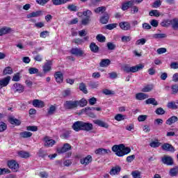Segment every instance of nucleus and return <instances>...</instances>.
Returning a JSON list of instances; mask_svg holds the SVG:
<instances>
[{
	"instance_id": "obj_54",
	"label": "nucleus",
	"mask_w": 178,
	"mask_h": 178,
	"mask_svg": "<svg viewBox=\"0 0 178 178\" xmlns=\"http://www.w3.org/2000/svg\"><path fill=\"white\" fill-rule=\"evenodd\" d=\"M8 129V125L3 122H0V133H2V131H5Z\"/></svg>"
},
{
	"instance_id": "obj_44",
	"label": "nucleus",
	"mask_w": 178,
	"mask_h": 178,
	"mask_svg": "<svg viewBox=\"0 0 178 178\" xmlns=\"http://www.w3.org/2000/svg\"><path fill=\"white\" fill-rule=\"evenodd\" d=\"M154 88V86L152 85H147L142 89L143 92H149V91H152Z\"/></svg>"
},
{
	"instance_id": "obj_53",
	"label": "nucleus",
	"mask_w": 178,
	"mask_h": 178,
	"mask_svg": "<svg viewBox=\"0 0 178 178\" xmlns=\"http://www.w3.org/2000/svg\"><path fill=\"white\" fill-rule=\"evenodd\" d=\"M88 86L90 87V88H98L99 83H98V82H94V81H91L88 83Z\"/></svg>"
},
{
	"instance_id": "obj_48",
	"label": "nucleus",
	"mask_w": 178,
	"mask_h": 178,
	"mask_svg": "<svg viewBox=\"0 0 178 178\" xmlns=\"http://www.w3.org/2000/svg\"><path fill=\"white\" fill-rule=\"evenodd\" d=\"M56 111V107L54 105H51L48 109L47 115H54V113H55Z\"/></svg>"
},
{
	"instance_id": "obj_26",
	"label": "nucleus",
	"mask_w": 178,
	"mask_h": 178,
	"mask_svg": "<svg viewBox=\"0 0 178 178\" xmlns=\"http://www.w3.org/2000/svg\"><path fill=\"white\" fill-rule=\"evenodd\" d=\"M169 175L171 177H176L178 175V166L171 168L169 171Z\"/></svg>"
},
{
	"instance_id": "obj_27",
	"label": "nucleus",
	"mask_w": 178,
	"mask_h": 178,
	"mask_svg": "<svg viewBox=\"0 0 178 178\" xmlns=\"http://www.w3.org/2000/svg\"><path fill=\"white\" fill-rule=\"evenodd\" d=\"M110 65H111V60L108 58L102 59L99 63L100 67H107V66H109Z\"/></svg>"
},
{
	"instance_id": "obj_47",
	"label": "nucleus",
	"mask_w": 178,
	"mask_h": 178,
	"mask_svg": "<svg viewBox=\"0 0 178 178\" xmlns=\"http://www.w3.org/2000/svg\"><path fill=\"white\" fill-rule=\"evenodd\" d=\"M96 39L99 41V42H105L106 41V38L102 34H98L96 36Z\"/></svg>"
},
{
	"instance_id": "obj_1",
	"label": "nucleus",
	"mask_w": 178,
	"mask_h": 178,
	"mask_svg": "<svg viewBox=\"0 0 178 178\" xmlns=\"http://www.w3.org/2000/svg\"><path fill=\"white\" fill-rule=\"evenodd\" d=\"M112 151L115 152L117 156H124V155H127V154L131 152V149H130V147H124V145L123 144H120L113 146Z\"/></svg>"
},
{
	"instance_id": "obj_8",
	"label": "nucleus",
	"mask_w": 178,
	"mask_h": 178,
	"mask_svg": "<svg viewBox=\"0 0 178 178\" xmlns=\"http://www.w3.org/2000/svg\"><path fill=\"white\" fill-rule=\"evenodd\" d=\"M80 113L81 114L85 113L86 115L89 116V118H95V114L92 113V111L90 107H86L85 108L81 109L80 111Z\"/></svg>"
},
{
	"instance_id": "obj_45",
	"label": "nucleus",
	"mask_w": 178,
	"mask_h": 178,
	"mask_svg": "<svg viewBox=\"0 0 178 178\" xmlns=\"http://www.w3.org/2000/svg\"><path fill=\"white\" fill-rule=\"evenodd\" d=\"M131 176L133 178H143L141 177V172L138 170L132 171Z\"/></svg>"
},
{
	"instance_id": "obj_49",
	"label": "nucleus",
	"mask_w": 178,
	"mask_h": 178,
	"mask_svg": "<svg viewBox=\"0 0 178 178\" xmlns=\"http://www.w3.org/2000/svg\"><path fill=\"white\" fill-rule=\"evenodd\" d=\"M68 0H52L53 5H63V3H66Z\"/></svg>"
},
{
	"instance_id": "obj_24",
	"label": "nucleus",
	"mask_w": 178,
	"mask_h": 178,
	"mask_svg": "<svg viewBox=\"0 0 178 178\" xmlns=\"http://www.w3.org/2000/svg\"><path fill=\"white\" fill-rule=\"evenodd\" d=\"M42 15V11L38 10L36 12H33L26 15L27 19H31V17H39V16H41Z\"/></svg>"
},
{
	"instance_id": "obj_13",
	"label": "nucleus",
	"mask_w": 178,
	"mask_h": 178,
	"mask_svg": "<svg viewBox=\"0 0 178 178\" xmlns=\"http://www.w3.org/2000/svg\"><path fill=\"white\" fill-rule=\"evenodd\" d=\"M97 155H106V154H111L109 149L99 148L95 151Z\"/></svg>"
},
{
	"instance_id": "obj_64",
	"label": "nucleus",
	"mask_w": 178,
	"mask_h": 178,
	"mask_svg": "<svg viewBox=\"0 0 178 178\" xmlns=\"http://www.w3.org/2000/svg\"><path fill=\"white\" fill-rule=\"evenodd\" d=\"M172 91V94H177L178 92V85L177 84H175L172 85L171 87Z\"/></svg>"
},
{
	"instance_id": "obj_41",
	"label": "nucleus",
	"mask_w": 178,
	"mask_h": 178,
	"mask_svg": "<svg viewBox=\"0 0 178 178\" xmlns=\"http://www.w3.org/2000/svg\"><path fill=\"white\" fill-rule=\"evenodd\" d=\"M108 51H115L116 49V44L112 42H108L106 45Z\"/></svg>"
},
{
	"instance_id": "obj_30",
	"label": "nucleus",
	"mask_w": 178,
	"mask_h": 178,
	"mask_svg": "<svg viewBox=\"0 0 178 178\" xmlns=\"http://www.w3.org/2000/svg\"><path fill=\"white\" fill-rule=\"evenodd\" d=\"M145 104L147 105H154V106H156V105H158V102L155 98H149L145 100Z\"/></svg>"
},
{
	"instance_id": "obj_57",
	"label": "nucleus",
	"mask_w": 178,
	"mask_h": 178,
	"mask_svg": "<svg viewBox=\"0 0 178 178\" xmlns=\"http://www.w3.org/2000/svg\"><path fill=\"white\" fill-rule=\"evenodd\" d=\"M39 70L38 68L35 67H30L29 69V74H37L38 73Z\"/></svg>"
},
{
	"instance_id": "obj_43",
	"label": "nucleus",
	"mask_w": 178,
	"mask_h": 178,
	"mask_svg": "<svg viewBox=\"0 0 178 178\" xmlns=\"http://www.w3.org/2000/svg\"><path fill=\"white\" fill-rule=\"evenodd\" d=\"M171 26L174 30H177L178 29V19L174 18L172 19Z\"/></svg>"
},
{
	"instance_id": "obj_62",
	"label": "nucleus",
	"mask_w": 178,
	"mask_h": 178,
	"mask_svg": "<svg viewBox=\"0 0 178 178\" xmlns=\"http://www.w3.org/2000/svg\"><path fill=\"white\" fill-rule=\"evenodd\" d=\"M121 40L122 42H129V41H131V37L124 35L121 38Z\"/></svg>"
},
{
	"instance_id": "obj_21",
	"label": "nucleus",
	"mask_w": 178,
	"mask_h": 178,
	"mask_svg": "<svg viewBox=\"0 0 178 178\" xmlns=\"http://www.w3.org/2000/svg\"><path fill=\"white\" fill-rule=\"evenodd\" d=\"M120 27L122 29V30H124L127 31L128 30H130L131 29V26H130V23L127 22H122L120 23Z\"/></svg>"
},
{
	"instance_id": "obj_51",
	"label": "nucleus",
	"mask_w": 178,
	"mask_h": 178,
	"mask_svg": "<svg viewBox=\"0 0 178 178\" xmlns=\"http://www.w3.org/2000/svg\"><path fill=\"white\" fill-rule=\"evenodd\" d=\"M118 27V24H108L105 26V29L107 30H113V29H116Z\"/></svg>"
},
{
	"instance_id": "obj_19",
	"label": "nucleus",
	"mask_w": 178,
	"mask_h": 178,
	"mask_svg": "<svg viewBox=\"0 0 178 178\" xmlns=\"http://www.w3.org/2000/svg\"><path fill=\"white\" fill-rule=\"evenodd\" d=\"M93 123H95V124H97V126H99L100 127H104V129H108V127H109L108 123L101 120H95L93 121Z\"/></svg>"
},
{
	"instance_id": "obj_50",
	"label": "nucleus",
	"mask_w": 178,
	"mask_h": 178,
	"mask_svg": "<svg viewBox=\"0 0 178 178\" xmlns=\"http://www.w3.org/2000/svg\"><path fill=\"white\" fill-rule=\"evenodd\" d=\"M149 16H155L156 17H159L161 16V14H159V12L158 10H152L149 13Z\"/></svg>"
},
{
	"instance_id": "obj_10",
	"label": "nucleus",
	"mask_w": 178,
	"mask_h": 178,
	"mask_svg": "<svg viewBox=\"0 0 178 178\" xmlns=\"http://www.w3.org/2000/svg\"><path fill=\"white\" fill-rule=\"evenodd\" d=\"M15 31L10 27L3 26V28L0 29V37L2 35H6V34H10V33H13Z\"/></svg>"
},
{
	"instance_id": "obj_52",
	"label": "nucleus",
	"mask_w": 178,
	"mask_h": 178,
	"mask_svg": "<svg viewBox=\"0 0 178 178\" xmlns=\"http://www.w3.org/2000/svg\"><path fill=\"white\" fill-rule=\"evenodd\" d=\"M83 15L86 17L91 19V16H92V12H91L90 10H86V11L83 12Z\"/></svg>"
},
{
	"instance_id": "obj_31",
	"label": "nucleus",
	"mask_w": 178,
	"mask_h": 178,
	"mask_svg": "<svg viewBox=\"0 0 178 178\" xmlns=\"http://www.w3.org/2000/svg\"><path fill=\"white\" fill-rule=\"evenodd\" d=\"M130 6H133V1H126L122 3V10H127Z\"/></svg>"
},
{
	"instance_id": "obj_35",
	"label": "nucleus",
	"mask_w": 178,
	"mask_h": 178,
	"mask_svg": "<svg viewBox=\"0 0 178 178\" xmlns=\"http://www.w3.org/2000/svg\"><path fill=\"white\" fill-rule=\"evenodd\" d=\"M18 155L20 158H24L25 159L30 158V153L29 152L20 151L18 152Z\"/></svg>"
},
{
	"instance_id": "obj_3",
	"label": "nucleus",
	"mask_w": 178,
	"mask_h": 178,
	"mask_svg": "<svg viewBox=\"0 0 178 178\" xmlns=\"http://www.w3.org/2000/svg\"><path fill=\"white\" fill-rule=\"evenodd\" d=\"M65 109H67L72 111V109H77V106H79V101L78 100H67L64 103Z\"/></svg>"
},
{
	"instance_id": "obj_58",
	"label": "nucleus",
	"mask_w": 178,
	"mask_h": 178,
	"mask_svg": "<svg viewBox=\"0 0 178 178\" xmlns=\"http://www.w3.org/2000/svg\"><path fill=\"white\" fill-rule=\"evenodd\" d=\"M87 104H88L87 100H86L85 99H82L80 101H78V106L79 105V106H81V108H83V106H86Z\"/></svg>"
},
{
	"instance_id": "obj_60",
	"label": "nucleus",
	"mask_w": 178,
	"mask_h": 178,
	"mask_svg": "<svg viewBox=\"0 0 178 178\" xmlns=\"http://www.w3.org/2000/svg\"><path fill=\"white\" fill-rule=\"evenodd\" d=\"M145 42H147V40H145V38H141L138 40L135 44L136 45H144Z\"/></svg>"
},
{
	"instance_id": "obj_11",
	"label": "nucleus",
	"mask_w": 178,
	"mask_h": 178,
	"mask_svg": "<svg viewBox=\"0 0 178 178\" xmlns=\"http://www.w3.org/2000/svg\"><path fill=\"white\" fill-rule=\"evenodd\" d=\"M161 148L163 151H166L167 152H175L176 151L175 147L169 143L163 144Z\"/></svg>"
},
{
	"instance_id": "obj_7",
	"label": "nucleus",
	"mask_w": 178,
	"mask_h": 178,
	"mask_svg": "<svg viewBox=\"0 0 178 178\" xmlns=\"http://www.w3.org/2000/svg\"><path fill=\"white\" fill-rule=\"evenodd\" d=\"M8 166L13 172H17V170H19V163L15 160L8 161Z\"/></svg>"
},
{
	"instance_id": "obj_17",
	"label": "nucleus",
	"mask_w": 178,
	"mask_h": 178,
	"mask_svg": "<svg viewBox=\"0 0 178 178\" xmlns=\"http://www.w3.org/2000/svg\"><path fill=\"white\" fill-rule=\"evenodd\" d=\"M54 77L56 79V83H63V74L61 72H56L54 74Z\"/></svg>"
},
{
	"instance_id": "obj_15",
	"label": "nucleus",
	"mask_w": 178,
	"mask_h": 178,
	"mask_svg": "<svg viewBox=\"0 0 178 178\" xmlns=\"http://www.w3.org/2000/svg\"><path fill=\"white\" fill-rule=\"evenodd\" d=\"M72 149V146L69 143H65L63 145V147L58 150V154H65V152H67V151H70Z\"/></svg>"
},
{
	"instance_id": "obj_18",
	"label": "nucleus",
	"mask_w": 178,
	"mask_h": 178,
	"mask_svg": "<svg viewBox=\"0 0 178 178\" xmlns=\"http://www.w3.org/2000/svg\"><path fill=\"white\" fill-rule=\"evenodd\" d=\"M99 22L102 24H106L109 22V14L108 13H104L100 17Z\"/></svg>"
},
{
	"instance_id": "obj_42",
	"label": "nucleus",
	"mask_w": 178,
	"mask_h": 178,
	"mask_svg": "<svg viewBox=\"0 0 178 178\" xmlns=\"http://www.w3.org/2000/svg\"><path fill=\"white\" fill-rule=\"evenodd\" d=\"M167 106L169 108V109H177L178 108L176 102H168Z\"/></svg>"
},
{
	"instance_id": "obj_63",
	"label": "nucleus",
	"mask_w": 178,
	"mask_h": 178,
	"mask_svg": "<svg viewBox=\"0 0 178 178\" xmlns=\"http://www.w3.org/2000/svg\"><path fill=\"white\" fill-rule=\"evenodd\" d=\"M70 94H72V92L70 91V89H67L63 92V97L64 98H66L67 97H70Z\"/></svg>"
},
{
	"instance_id": "obj_20",
	"label": "nucleus",
	"mask_w": 178,
	"mask_h": 178,
	"mask_svg": "<svg viewBox=\"0 0 178 178\" xmlns=\"http://www.w3.org/2000/svg\"><path fill=\"white\" fill-rule=\"evenodd\" d=\"M32 104L35 108H44L45 106L44 102L39 99H33Z\"/></svg>"
},
{
	"instance_id": "obj_36",
	"label": "nucleus",
	"mask_w": 178,
	"mask_h": 178,
	"mask_svg": "<svg viewBox=\"0 0 178 178\" xmlns=\"http://www.w3.org/2000/svg\"><path fill=\"white\" fill-rule=\"evenodd\" d=\"M9 122L10 123H11V124H15L16 126H20L21 124V122L20 120L13 118V117H11L9 118Z\"/></svg>"
},
{
	"instance_id": "obj_2",
	"label": "nucleus",
	"mask_w": 178,
	"mask_h": 178,
	"mask_svg": "<svg viewBox=\"0 0 178 178\" xmlns=\"http://www.w3.org/2000/svg\"><path fill=\"white\" fill-rule=\"evenodd\" d=\"M144 69V65L139 64L135 66L129 67V65H126L123 67V70L126 73H136L140 70H143Z\"/></svg>"
},
{
	"instance_id": "obj_61",
	"label": "nucleus",
	"mask_w": 178,
	"mask_h": 178,
	"mask_svg": "<svg viewBox=\"0 0 178 178\" xmlns=\"http://www.w3.org/2000/svg\"><path fill=\"white\" fill-rule=\"evenodd\" d=\"M26 130L28 131H37L38 130V127L37 126H28L26 127Z\"/></svg>"
},
{
	"instance_id": "obj_33",
	"label": "nucleus",
	"mask_w": 178,
	"mask_h": 178,
	"mask_svg": "<svg viewBox=\"0 0 178 178\" xmlns=\"http://www.w3.org/2000/svg\"><path fill=\"white\" fill-rule=\"evenodd\" d=\"M21 138H30L33 136V133L29 131H23L19 134Z\"/></svg>"
},
{
	"instance_id": "obj_12",
	"label": "nucleus",
	"mask_w": 178,
	"mask_h": 178,
	"mask_svg": "<svg viewBox=\"0 0 178 178\" xmlns=\"http://www.w3.org/2000/svg\"><path fill=\"white\" fill-rule=\"evenodd\" d=\"M72 129L75 131H80L83 129V122L76 121L72 124Z\"/></svg>"
},
{
	"instance_id": "obj_5",
	"label": "nucleus",
	"mask_w": 178,
	"mask_h": 178,
	"mask_svg": "<svg viewBox=\"0 0 178 178\" xmlns=\"http://www.w3.org/2000/svg\"><path fill=\"white\" fill-rule=\"evenodd\" d=\"M161 162L164 165H167V166H172L174 164L173 158L172 156L164 155L161 159Z\"/></svg>"
},
{
	"instance_id": "obj_4",
	"label": "nucleus",
	"mask_w": 178,
	"mask_h": 178,
	"mask_svg": "<svg viewBox=\"0 0 178 178\" xmlns=\"http://www.w3.org/2000/svg\"><path fill=\"white\" fill-rule=\"evenodd\" d=\"M12 90L13 92H18V94H22V92H24V86L19 83H15L13 84Z\"/></svg>"
},
{
	"instance_id": "obj_38",
	"label": "nucleus",
	"mask_w": 178,
	"mask_h": 178,
	"mask_svg": "<svg viewBox=\"0 0 178 178\" xmlns=\"http://www.w3.org/2000/svg\"><path fill=\"white\" fill-rule=\"evenodd\" d=\"M79 90L82 91L83 94H88V90H87V86H86V83H81L79 84Z\"/></svg>"
},
{
	"instance_id": "obj_23",
	"label": "nucleus",
	"mask_w": 178,
	"mask_h": 178,
	"mask_svg": "<svg viewBox=\"0 0 178 178\" xmlns=\"http://www.w3.org/2000/svg\"><path fill=\"white\" fill-rule=\"evenodd\" d=\"M10 81V76H7L3 79L2 80H0V88L6 87V86L9 84Z\"/></svg>"
},
{
	"instance_id": "obj_40",
	"label": "nucleus",
	"mask_w": 178,
	"mask_h": 178,
	"mask_svg": "<svg viewBox=\"0 0 178 178\" xmlns=\"http://www.w3.org/2000/svg\"><path fill=\"white\" fill-rule=\"evenodd\" d=\"M13 73V69L10 67H6L3 71V74L6 76L7 74H12Z\"/></svg>"
},
{
	"instance_id": "obj_22",
	"label": "nucleus",
	"mask_w": 178,
	"mask_h": 178,
	"mask_svg": "<svg viewBox=\"0 0 178 178\" xmlns=\"http://www.w3.org/2000/svg\"><path fill=\"white\" fill-rule=\"evenodd\" d=\"M82 130H85L86 131H90L92 130V124L82 122Z\"/></svg>"
},
{
	"instance_id": "obj_29",
	"label": "nucleus",
	"mask_w": 178,
	"mask_h": 178,
	"mask_svg": "<svg viewBox=\"0 0 178 178\" xmlns=\"http://www.w3.org/2000/svg\"><path fill=\"white\" fill-rule=\"evenodd\" d=\"M90 49L94 54H97L99 51V47L95 44V42H91L90 44Z\"/></svg>"
},
{
	"instance_id": "obj_37",
	"label": "nucleus",
	"mask_w": 178,
	"mask_h": 178,
	"mask_svg": "<svg viewBox=\"0 0 178 178\" xmlns=\"http://www.w3.org/2000/svg\"><path fill=\"white\" fill-rule=\"evenodd\" d=\"M105 10H106V7L105 6H100L94 10L95 13L99 14V13H104Z\"/></svg>"
},
{
	"instance_id": "obj_55",
	"label": "nucleus",
	"mask_w": 178,
	"mask_h": 178,
	"mask_svg": "<svg viewBox=\"0 0 178 178\" xmlns=\"http://www.w3.org/2000/svg\"><path fill=\"white\" fill-rule=\"evenodd\" d=\"M69 137H70V131H67L60 135V138H63L64 140H67Z\"/></svg>"
},
{
	"instance_id": "obj_56",
	"label": "nucleus",
	"mask_w": 178,
	"mask_h": 178,
	"mask_svg": "<svg viewBox=\"0 0 178 178\" xmlns=\"http://www.w3.org/2000/svg\"><path fill=\"white\" fill-rule=\"evenodd\" d=\"M149 145L152 148H158V147L161 145V143L158 141H152L149 143Z\"/></svg>"
},
{
	"instance_id": "obj_39",
	"label": "nucleus",
	"mask_w": 178,
	"mask_h": 178,
	"mask_svg": "<svg viewBox=\"0 0 178 178\" xmlns=\"http://www.w3.org/2000/svg\"><path fill=\"white\" fill-rule=\"evenodd\" d=\"M37 155L40 158H45V156H47V155H48V153H47V151H45L42 149H40L39 151L37 153Z\"/></svg>"
},
{
	"instance_id": "obj_16",
	"label": "nucleus",
	"mask_w": 178,
	"mask_h": 178,
	"mask_svg": "<svg viewBox=\"0 0 178 178\" xmlns=\"http://www.w3.org/2000/svg\"><path fill=\"white\" fill-rule=\"evenodd\" d=\"M52 66V61L51 60H47V62L43 65V72L44 73H48V72H50Z\"/></svg>"
},
{
	"instance_id": "obj_46",
	"label": "nucleus",
	"mask_w": 178,
	"mask_h": 178,
	"mask_svg": "<svg viewBox=\"0 0 178 178\" xmlns=\"http://www.w3.org/2000/svg\"><path fill=\"white\" fill-rule=\"evenodd\" d=\"M168 35L165 33H155L153 35V38L158 40V38H166Z\"/></svg>"
},
{
	"instance_id": "obj_14",
	"label": "nucleus",
	"mask_w": 178,
	"mask_h": 178,
	"mask_svg": "<svg viewBox=\"0 0 178 178\" xmlns=\"http://www.w3.org/2000/svg\"><path fill=\"white\" fill-rule=\"evenodd\" d=\"M80 162L81 165H85V166H87V165L92 162V156H91V155H88L86 157L81 159Z\"/></svg>"
},
{
	"instance_id": "obj_9",
	"label": "nucleus",
	"mask_w": 178,
	"mask_h": 178,
	"mask_svg": "<svg viewBox=\"0 0 178 178\" xmlns=\"http://www.w3.org/2000/svg\"><path fill=\"white\" fill-rule=\"evenodd\" d=\"M44 147H47V148H49L50 147H54V145L56 144V141H55L54 139H50L48 136L44 137Z\"/></svg>"
},
{
	"instance_id": "obj_6",
	"label": "nucleus",
	"mask_w": 178,
	"mask_h": 178,
	"mask_svg": "<svg viewBox=\"0 0 178 178\" xmlns=\"http://www.w3.org/2000/svg\"><path fill=\"white\" fill-rule=\"evenodd\" d=\"M70 54H72V55H74L75 56H79V57L86 56V54L84 53V51L77 47L72 48L70 50Z\"/></svg>"
},
{
	"instance_id": "obj_34",
	"label": "nucleus",
	"mask_w": 178,
	"mask_h": 178,
	"mask_svg": "<svg viewBox=\"0 0 178 178\" xmlns=\"http://www.w3.org/2000/svg\"><path fill=\"white\" fill-rule=\"evenodd\" d=\"M120 170H122V168L120 166H116L111 170L110 175H118V173H120Z\"/></svg>"
},
{
	"instance_id": "obj_25",
	"label": "nucleus",
	"mask_w": 178,
	"mask_h": 178,
	"mask_svg": "<svg viewBox=\"0 0 178 178\" xmlns=\"http://www.w3.org/2000/svg\"><path fill=\"white\" fill-rule=\"evenodd\" d=\"M148 97V95L145 93L139 92L136 95V99H138V101H143L144 99H147Z\"/></svg>"
},
{
	"instance_id": "obj_32",
	"label": "nucleus",
	"mask_w": 178,
	"mask_h": 178,
	"mask_svg": "<svg viewBox=\"0 0 178 178\" xmlns=\"http://www.w3.org/2000/svg\"><path fill=\"white\" fill-rule=\"evenodd\" d=\"M161 26L162 27H169V26H172V19H168L163 20L161 22Z\"/></svg>"
},
{
	"instance_id": "obj_59",
	"label": "nucleus",
	"mask_w": 178,
	"mask_h": 178,
	"mask_svg": "<svg viewBox=\"0 0 178 178\" xmlns=\"http://www.w3.org/2000/svg\"><path fill=\"white\" fill-rule=\"evenodd\" d=\"M155 113H156V115H165V111L162 107H159L156 108V110L155 111Z\"/></svg>"
},
{
	"instance_id": "obj_28",
	"label": "nucleus",
	"mask_w": 178,
	"mask_h": 178,
	"mask_svg": "<svg viewBox=\"0 0 178 178\" xmlns=\"http://www.w3.org/2000/svg\"><path fill=\"white\" fill-rule=\"evenodd\" d=\"M178 118L177 116H172L171 118H168L166 120V124H168V126H172V124H173V123H176V122H177Z\"/></svg>"
}]
</instances>
